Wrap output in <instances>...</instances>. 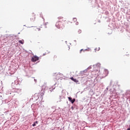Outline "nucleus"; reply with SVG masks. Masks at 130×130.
Here are the masks:
<instances>
[{"label": "nucleus", "instance_id": "1", "mask_svg": "<svg viewBox=\"0 0 130 130\" xmlns=\"http://www.w3.org/2000/svg\"><path fill=\"white\" fill-rule=\"evenodd\" d=\"M58 20L56 23L55 26L58 29H60V30H63L64 29V27H68L70 26L69 24V21L64 20L63 17L60 16L58 17Z\"/></svg>", "mask_w": 130, "mask_h": 130}, {"label": "nucleus", "instance_id": "2", "mask_svg": "<svg viewBox=\"0 0 130 130\" xmlns=\"http://www.w3.org/2000/svg\"><path fill=\"white\" fill-rule=\"evenodd\" d=\"M31 60L32 62H36V61H37V60H39V57L35 55L32 57Z\"/></svg>", "mask_w": 130, "mask_h": 130}, {"label": "nucleus", "instance_id": "3", "mask_svg": "<svg viewBox=\"0 0 130 130\" xmlns=\"http://www.w3.org/2000/svg\"><path fill=\"white\" fill-rule=\"evenodd\" d=\"M69 101H70V102H71V103H72V104H74V103H75V101H76V99H72V98L69 97L68 98Z\"/></svg>", "mask_w": 130, "mask_h": 130}, {"label": "nucleus", "instance_id": "4", "mask_svg": "<svg viewBox=\"0 0 130 130\" xmlns=\"http://www.w3.org/2000/svg\"><path fill=\"white\" fill-rule=\"evenodd\" d=\"M71 80H72V81H73V82H75V83H78V82H79V81L76 79H74L73 77H71Z\"/></svg>", "mask_w": 130, "mask_h": 130}, {"label": "nucleus", "instance_id": "5", "mask_svg": "<svg viewBox=\"0 0 130 130\" xmlns=\"http://www.w3.org/2000/svg\"><path fill=\"white\" fill-rule=\"evenodd\" d=\"M35 19H36V17H35V16L34 15L32 16L30 18L31 21H35Z\"/></svg>", "mask_w": 130, "mask_h": 130}, {"label": "nucleus", "instance_id": "6", "mask_svg": "<svg viewBox=\"0 0 130 130\" xmlns=\"http://www.w3.org/2000/svg\"><path fill=\"white\" fill-rule=\"evenodd\" d=\"M56 80H59V79H60V74H57L56 76Z\"/></svg>", "mask_w": 130, "mask_h": 130}, {"label": "nucleus", "instance_id": "7", "mask_svg": "<svg viewBox=\"0 0 130 130\" xmlns=\"http://www.w3.org/2000/svg\"><path fill=\"white\" fill-rule=\"evenodd\" d=\"M19 43H20V44H24V40H19L18 41Z\"/></svg>", "mask_w": 130, "mask_h": 130}, {"label": "nucleus", "instance_id": "8", "mask_svg": "<svg viewBox=\"0 0 130 130\" xmlns=\"http://www.w3.org/2000/svg\"><path fill=\"white\" fill-rule=\"evenodd\" d=\"M95 51H99L100 50V47H98L94 49Z\"/></svg>", "mask_w": 130, "mask_h": 130}, {"label": "nucleus", "instance_id": "9", "mask_svg": "<svg viewBox=\"0 0 130 130\" xmlns=\"http://www.w3.org/2000/svg\"><path fill=\"white\" fill-rule=\"evenodd\" d=\"M41 96H43L44 95V91L42 90V93L40 94Z\"/></svg>", "mask_w": 130, "mask_h": 130}, {"label": "nucleus", "instance_id": "10", "mask_svg": "<svg viewBox=\"0 0 130 130\" xmlns=\"http://www.w3.org/2000/svg\"><path fill=\"white\" fill-rule=\"evenodd\" d=\"M73 21H74V22H77V18H73Z\"/></svg>", "mask_w": 130, "mask_h": 130}, {"label": "nucleus", "instance_id": "11", "mask_svg": "<svg viewBox=\"0 0 130 130\" xmlns=\"http://www.w3.org/2000/svg\"><path fill=\"white\" fill-rule=\"evenodd\" d=\"M32 126H36V124L35 123H34L33 124H32Z\"/></svg>", "mask_w": 130, "mask_h": 130}, {"label": "nucleus", "instance_id": "12", "mask_svg": "<svg viewBox=\"0 0 130 130\" xmlns=\"http://www.w3.org/2000/svg\"><path fill=\"white\" fill-rule=\"evenodd\" d=\"M37 30H38V31H40L41 29L39 28H37Z\"/></svg>", "mask_w": 130, "mask_h": 130}, {"label": "nucleus", "instance_id": "13", "mask_svg": "<svg viewBox=\"0 0 130 130\" xmlns=\"http://www.w3.org/2000/svg\"><path fill=\"white\" fill-rule=\"evenodd\" d=\"M75 24H76V25H79V22H76L75 23Z\"/></svg>", "mask_w": 130, "mask_h": 130}, {"label": "nucleus", "instance_id": "14", "mask_svg": "<svg viewBox=\"0 0 130 130\" xmlns=\"http://www.w3.org/2000/svg\"><path fill=\"white\" fill-rule=\"evenodd\" d=\"M82 51H83V49H82L81 50H80V53H81Z\"/></svg>", "mask_w": 130, "mask_h": 130}, {"label": "nucleus", "instance_id": "15", "mask_svg": "<svg viewBox=\"0 0 130 130\" xmlns=\"http://www.w3.org/2000/svg\"><path fill=\"white\" fill-rule=\"evenodd\" d=\"M35 123H38V122L37 121H36Z\"/></svg>", "mask_w": 130, "mask_h": 130}, {"label": "nucleus", "instance_id": "16", "mask_svg": "<svg viewBox=\"0 0 130 130\" xmlns=\"http://www.w3.org/2000/svg\"><path fill=\"white\" fill-rule=\"evenodd\" d=\"M127 130H130V128H128Z\"/></svg>", "mask_w": 130, "mask_h": 130}, {"label": "nucleus", "instance_id": "17", "mask_svg": "<svg viewBox=\"0 0 130 130\" xmlns=\"http://www.w3.org/2000/svg\"><path fill=\"white\" fill-rule=\"evenodd\" d=\"M129 124H130V121H129ZM129 126H130V125H129Z\"/></svg>", "mask_w": 130, "mask_h": 130}, {"label": "nucleus", "instance_id": "18", "mask_svg": "<svg viewBox=\"0 0 130 130\" xmlns=\"http://www.w3.org/2000/svg\"><path fill=\"white\" fill-rule=\"evenodd\" d=\"M79 32H81V30H79Z\"/></svg>", "mask_w": 130, "mask_h": 130}, {"label": "nucleus", "instance_id": "19", "mask_svg": "<svg viewBox=\"0 0 130 130\" xmlns=\"http://www.w3.org/2000/svg\"><path fill=\"white\" fill-rule=\"evenodd\" d=\"M98 71H99V72H100V70H98Z\"/></svg>", "mask_w": 130, "mask_h": 130}, {"label": "nucleus", "instance_id": "20", "mask_svg": "<svg viewBox=\"0 0 130 130\" xmlns=\"http://www.w3.org/2000/svg\"><path fill=\"white\" fill-rule=\"evenodd\" d=\"M79 33H81V32H79Z\"/></svg>", "mask_w": 130, "mask_h": 130}]
</instances>
